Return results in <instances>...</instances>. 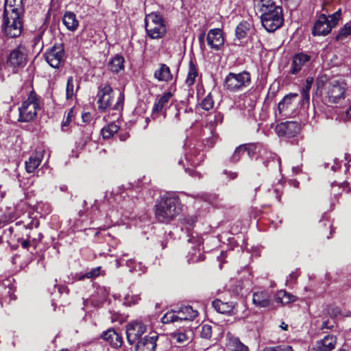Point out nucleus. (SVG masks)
Segmentation results:
<instances>
[{"label": "nucleus", "instance_id": "1", "mask_svg": "<svg viewBox=\"0 0 351 351\" xmlns=\"http://www.w3.org/2000/svg\"><path fill=\"white\" fill-rule=\"evenodd\" d=\"M181 211L179 197L173 193H167L160 197L154 206L155 217L160 223H169Z\"/></svg>", "mask_w": 351, "mask_h": 351}, {"label": "nucleus", "instance_id": "2", "mask_svg": "<svg viewBox=\"0 0 351 351\" xmlns=\"http://www.w3.org/2000/svg\"><path fill=\"white\" fill-rule=\"evenodd\" d=\"M325 99L330 104L343 106L350 101L348 86L344 80H332L325 88Z\"/></svg>", "mask_w": 351, "mask_h": 351}, {"label": "nucleus", "instance_id": "3", "mask_svg": "<svg viewBox=\"0 0 351 351\" xmlns=\"http://www.w3.org/2000/svg\"><path fill=\"white\" fill-rule=\"evenodd\" d=\"M112 88L108 84H105L99 87L97 97L98 98V109L100 111L105 112L109 108H112L114 110H120L123 108L125 98L124 94L121 93L117 101L112 106Z\"/></svg>", "mask_w": 351, "mask_h": 351}, {"label": "nucleus", "instance_id": "4", "mask_svg": "<svg viewBox=\"0 0 351 351\" xmlns=\"http://www.w3.org/2000/svg\"><path fill=\"white\" fill-rule=\"evenodd\" d=\"M40 109V101L34 90H31L27 99L19 108V118L21 122H28L33 120Z\"/></svg>", "mask_w": 351, "mask_h": 351}, {"label": "nucleus", "instance_id": "5", "mask_svg": "<svg viewBox=\"0 0 351 351\" xmlns=\"http://www.w3.org/2000/svg\"><path fill=\"white\" fill-rule=\"evenodd\" d=\"M145 23L147 34L152 39L160 38L166 34L163 18L158 13L152 12L147 15Z\"/></svg>", "mask_w": 351, "mask_h": 351}, {"label": "nucleus", "instance_id": "6", "mask_svg": "<svg viewBox=\"0 0 351 351\" xmlns=\"http://www.w3.org/2000/svg\"><path fill=\"white\" fill-rule=\"evenodd\" d=\"M251 83V75L247 71L239 73H229L224 80V87L230 92L241 91Z\"/></svg>", "mask_w": 351, "mask_h": 351}, {"label": "nucleus", "instance_id": "7", "mask_svg": "<svg viewBox=\"0 0 351 351\" xmlns=\"http://www.w3.org/2000/svg\"><path fill=\"white\" fill-rule=\"evenodd\" d=\"M282 10L280 7H274L273 10L265 11L261 15L263 26L269 32L278 29L283 24Z\"/></svg>", "mask_w": 351, "mask_h": 351}, {"label": "nucleus", "instance_id": "8", "mask_svg": "<svg viewBox=\"0 0 351 351\" xmlns=\"http://www.w3.org/2000/svg\"><path fill=\"white\" fill-rule=\"evenodd\" d=\"M20 15L21 14H9L7 10H4L2 27L8 36L16 38L21 34L22 23Z\"/></svg>", "mask_w": 351, "mask_h": 351}, {"label": "nucleus", "instance_id": "9", "mask_svg": "<svg viewBox=\"0 0 351 351\" xmlns=\"http://www.w3.org/2000/svg\"><path fill=\"white\" fill-rule=\"evenodd\" d=\"M27 51L24 46L19 45L11 50L7 58L6 64L12 67L14 72L19 68L24 67L27 63Z\"/></svg>", "mask_w": 351, "mask_h": 351}, {"label": "nucleus", "instance_id": "10", "mask_svg": "<svg viewBox=\"0 0 351 351\" xmlns=\"http://www.w3.org/2000/svg\"><path fill=\"white\" fill-rule=\"evenodd\" d=\"M64 49L62 44H55L45 54V60L53 68H59L63 61Z\"/></svg>", "mask_w": 351, "mask_h": 351}, {"label": "nucleus", "instance_id": "11", "mask_svg": "<svg viewBox=\"0 0 351 351\" xmlns=\"http://www.w3.org/2000/svg\"><path fill=\"white\" fill-rule=\"evenodd\" d=\"M146 326L141 322L134 321L128 324L126 326V335L128 343L132 345L145 332Z\"/></svg>", "mask_w": 351, "mask_h": 351}, {"label": "nucleus", "instance_id": "12", "mask_svg": "<svg viewBox=\"0 0 351 351\" xmlns=\"http://www.w3.org/2000/svg\"><path fill=\"white\" fill-rule=\"evenodd\" d=\"M275 130L279 136L291 138L299 133L300 125L296 121H286L278 124Z\"/></svg>", "mask_w": 351, "mask_h": 351}, {"label": "nucleus", "instance_id": "13", "mask_svg": "<svg viewBox=\"0 0 351 351\" xmlns=\"http://www.w3.org/2000/svg\"><path fill=\"white\" fill-rule=\"evenodd\" d=\"M332 27L328 23V18L325 14H321L314 23L312 34L315 36H326L330 33Z\"/></svg>", "mask_w": 351, "mask_h": 351}, {"label": "nucleus", "instance_id": "14", "mask_svg": "<svg viewBox=\"0 0 351 351\" xmlns=\"http://www.w3.org/2000/svg\"><path fill=\"white\" fill-rule=\"evenodd\" d=\"M206 40L211 49L216 51L219 50L224 43L222 31L220 29L209 30L206 36Z\"/></svg>", "mask_w": 351, "mask_h": 351}, {"label": "nucleus", "instance_id": "15", "mask_svg": "<svg viewBox=\"0 0 351 351\" xmlns=\"http://www.w3.org/2000/svg\"><path fill=\"white\" fill-rule=\"evenodd\" d=\"M311 60V56L304 53H296L292 59L290 73L295 75Z\"/></svg>", "mask_w": 351, "mask_h": 351}, {"label": "nucleus", "instance_id": "16", "mask_svg": "<svg viewBox=\"0 0 351 351\" xmlns=\"http://www.w3.org/2000/svg\"><path fill=\"white\" fill-rule=\"evenodd\" d=\"M157 339L158 336L156 335L145 336L137 342L136 351H155Z\"/></svg>", "mask_w": 351, "mask_h": 351}, {"label": "nucleus", "instance_id": "17", "mask_svg": "<svg viewBox=\"0 0 351 351\" xmlns=\"http://www.w3.org/2000/svg\"><path fill=\"white\" fill-rule=\"evenodd\" d=\"M172 94L171 92H166L162 96L158 97L156 99L152 111V117L154 119H156L158 114L162 111L163 108L169 103Z\"/></svg>", "mask_w": 351, "mask_h": 351}, {"label": "nucleus", "instance_id": "18", "mask_svg": "<svg viewBox=\"0 0 351 351\" xmlns=\"http://www.w3.org/2000/svg\"><path fill=\"white\" fill-rule=\"evenodd\" d=\"M337 338L334 335H326L322 340L317 341L313 350L315 351H332L336 345Z\"/></svg>", "mask_w": 351, "mask_h": 351}, {"label": "nucleus", "instance_id": "19", "mask_svg": "<svg viewBox=\"0 0 351 351\" xmlns=\"http://www.w3.org/2000/svg\"><path fill=\"white\" fill-rule=\"evenodd\" d=\"M154 77L158 82H169L173 80L170 68L163 63L158 64V68L154 71Z\"/></svg>", "mask_w": 351, "mask_h": 351}, {"label": "nucleus", "instance_id": "20", "mask_svg": "<svg viewBox=\"0 0 351 351\" xmlns=\"http://www.w3.org/2000/svg\"><path fill=\"white\" fill-rule=\"evenodd\" d=\"M44 156V151H36L33 153L28 160L25 161V169L27 173H33L40 165Z\"/></svg>", "mask_w": 351, "mask_h": 351}, {"label": "nucleus", "instance_id": "21", "mask_svg": "<svg viewBox=\"0 0 351 351\" xmlns=\"http://www.w3.org/2000/svg\"><path fill=\"white\" fill-rule=\"evenodd\" d=\"M101 338L109 342L114 348H119L123 343L122 337L112 328L104 332Z\"/></svg>", "mask_w": 351, "mask_h": 351}, {"label": "nucleus", "instance_id": "22", "mask_svg": "<svg viewBox=\"0 0 351 351\" xmlns=\"http://www.w3.org/2000/svg\"><path fill=\"white\" fill-rule=\"evenodd\" d=\"M253 303L258 307L265 308L271 305V297L267 291H257L253 294Z\"/></svg>", "mask_w": 351, "mask_h": 351}, {"label": "nucleus", "instance_id": "23", "mask_svg": "<svg viewBox=\"0 0 351 351\" xmlns=\"http://www.w3.org/2000/svg\"><path fill=\"white\" fill-rule=\"evenodd\" d=\"M214 308L222 314L233 313L235 304L232 302H223L220 300H215L212 302Z\"/></svg>", "mask_w": 351, "mask_h": 351}, {"label": "nucleus", "instance_id": "24", "mask_svg": "<svg viewBox=\"0 0 351 351\" xmlns=\"http://www.w3.org/2000/svg\"><path fill=\"white\" fill-rule=\"evenodd\" d=\"M62 23L67 29L74 32L79 25V22L76 19V16L73 12H66L62 17Z\"/></svg>", "mask_w": 351, "mask_h": 351}, {"label": "nucleus", "instance_id": "25", "mask_svg": "<svg viewBox=\"0 0 351 351\" xmlns=\"http://www.w3.org/2000/svg\"><path fill=\"white\" fill-rule=\"evenodd\" d=\"M124 58L121 55L117 54L109 61L108 66L111 72L118 73L124 69Z\"/></svg>", "mask_w": 351, "mask_h": 351}, {"label": "nucleus", "instance_id": "26", "mask_svg": "<svg viewBox=\"0 0 351 351\" xmlns=\"http://www.w3.org/2000/svg\"><path fill=\"white\" fill-rule=\"evenodd\" d=\"M9 14H22L23 12V0H5L4 10Z\"/></svg>", "mask_w": 351, "mask_h": 351}, {"label": "nucleus", "instance_id": "27", "mask_svg": "<svg viewBox=\"0 0 351 351\" xmlns=\"http://www.w3.org/2000/svg\"><path fill=\"white\" fill-rule=\"evenodd\" d=\"M178 314H184L186 316H180V320H193L198 315V312L193 310L191 306H182L178 311Z\"/></svg>", "mask_w": 351, "mask_h": 351}, {"label": "nucleus", "instance_id": "28", "mask_svg": "<svg viewBox=\"0 0 351 351\" xmlns=\"http://www.w3.org/2000/svg\"><path fill=\"white\" fill-rule=\"evenodd\" d=\"M295 297L284 290L278 291L275 295V300L278 303L287 304L295 300Z\"/></svg>", "mask_w": 351, "mask_h": 351}, {"label": "nucleus", "instance_id": "29", "mask_svg": "<svg viewBox=\"0 0 351 351\" xmlns=\"http://www.w3.org/2000/svg\"><path fill=\"white\" fill-rule=\"evenodd\" d=\"M197 69L196 68V66L192 61H191L189 62V72L187 74V77L185 81V82L188 86H191L194 84V83L195 82V78L197 77Z\"/></svg>", "mask_w": 351, "mask_h": 351}, {"label": "nucleus", "instance_id": "30", "mask_svg": "<svg viewBox=\"0 0 351 351\" xmlns=\"http://www.w3.org/2000/svg\"><path fill=\"white\" fill-rule=\"evenodd\" d=\"M250 28V24L247 21H241L235 29V35L238 39L245 38Z\"/></svg>", "mask_w": 351, "mask_h": 351}, {"label": "nucleus", "instance_id": "31", "mask_svg": "<svg viewBox=\"0 0 351 351\" xmlns=\"http://www.w3.org/2000/svg\"><path fill=\"white\" fill-rule=\"evenodd\" d=\"M297 97L298 94H289L285 96L278 105L279 113H282L285 110H287L292 104V99Z\"/></svg>", "mask_w": 351, "mask_h": 351}, {"label": "nucleus", "instance_id": "32", "mask_svg": "<svg viewBox=\"0 0 351 351\" xmlns=\"http://www.w3.org/2000/svg\"><path fill=\"white\" fill-rule=\"evenodd\" d=\"M313 82V77H308L306 78L304 85L301 90V95L303 98L304 102H308L310 99L309 91L311 88Z\"/></svg>", "mask_w": 351, "mask_h": 351}, {"label": "nucleus", "instance_id": "33", "mask_svg": "<svg viewBox=\"0 0 351 351\" xmlns=\"http://www.w3.org/2000/svg\"><path fill=\"white\" fill-rule=\"evenodd\" d=\"M119 130V127L114 124L110 123L107 127L104 128L101 130V135L104 138H110Z\"/></svg>", "mask_w": 351, "mask_h": 351}, {"label": "nucleus", "instance_id": "34", "mask_svg": "<svg viewBox=\"0 0 351 351\" xmlns=\"http://www.w3.org/2000/svg\"><path fill=\"white\" fill-rule=\"evenodd\" d=\"M254 3L256 6L261 8V10L263 13H264L265 11L273 10L274 7H277L274 5L273 0H254Z\"/></svg>", "mask_w": 351, "mask_h": 351}, {"label": "nucleus", "instance_id": "35", "mask_svg": "<svg viewBox=\"0 0 351 351\" xmlns=\"http://www.w3.org/2000/svg\"><path fill=\"white\" fill-rule=\"evenodd\" d=\"M229 345L234 351H248V348L239 338L233 337L230 339Z\"/></svg>", "mask_w": 351, "mask_h": 351}, {"label": "nucleus", "instance_id": "36", "mask_svg": "<svg viewBox=\"0 0 351 351\" xmlns=\"http://www.w3.org/2000/svg\"><path fill=\"white\" fill-rule=\"evenodd\" d=\"M350 36H351V25L346 23L337 34L335 40L342 41Z\"/></svg>", "mask_w": 351, "mask_h": 351}, {"label": "nucleus", "instance_id": "37", "mask_svg": "<svg viewBox=\"0 0 351 351\" xmlns=\"http://www.w3.org/2000/svg\"><path fill=\"white\" fill-rule=\"evenodd\" d=\"M245 152V147H244V145H241L239 146H238L234 153L232 154V155L231 156V157L230 158V161L232 162V163H237L238 162L242 155L244 154Z\"/></svg>", "mask_w": 351, "mask_h": 351}, {"label": "nucleus", "instance_id": "38", "mask_svg": "<svg viewBox=\"0 0 351 351\" xmlns=\"http://www.w3.org/2000/svg\"><path fill=\"white\" fill-rule=\"evenodd\" d=\"M212 326L210 324H204L200 326V336L205 339H210L212 337Z\"/></svg>", "mask_w": 351, "mask_h": 351}, {"label": "nucleus", "instance_id": "39", "mask_svg": "<svg viewBox=\"0 0 351 351\" xmlns=\"http://www.w3.org/2000/svg\"><path fill=\"white\" fill-rule=\"evenodd\" d=\"M75 93L73 77L70 76L67 79L66 88V98L70 99L73 97Z\"/></svg>", "mask_w": 351, "mask_h": 351}, {"label": "nucleus", "instance_id": "40", "mask_svg": "<svg viewBox=\"0 0 351 351\" xmlns=\"http://www.w3.org/2000/svg\"><path fill=\"white\" fill-rule=\"evenodd\" d=\"M180 316L176 315L175 312H168L163 315L161 318V322L163 324H169L171 322H175L178 320H180Z\"/></svg>", "mask_w": 351, "mask_h": 351}, {"label": "nucleus", "instance_id": "41", "mask_svg": "<svg viewBox=\"0 0 351 351\" xmlns=\"http://www.w3.org/2000/svg\"><path fill=\"white\" fill-rule=\"evenodd\" d=\"M327 314H328L331 317H337L339 315H341L342 313L339 306L334 305H328L325 309Z\"/></svg>", "mask_w": 351, "mask_h": 351}, {"label": "nucleus", "instance_id": "42", "mask_svg": "<svg viewBox=\"0 0 351 351\" xmlns=\"http://www.w3.org/2000/svg\"><path fill=\"white\" fill-rule=\"evenodd\" d=\"M341 11L339 9L332 14L327 16L328 18V23H330L332 28L335 27L337 25L338 22L341 19Z\"/></svg>", "mask_w": 351, "mask_h": 351}, {"label": "nucleus", "instance_id": "43", "mask_svg": "<svg viewBox=\"0 0 351 351\" xmlns=\"http://www.w3.org/2000/svg\"><path fill=\"white\" fill-rule=\"evenodd\" d=\"M245 152L247 153L250 158H252L257 152L258 145L255 143L243 144Z\"/></svg>", "mask_w": 351, "mask_h": 351}, {"label": "nucleus", "instance_id": "44", "mask_svg": "<svg viewBox=\"0 0 351 351\" xmlns=\"http://www.w3.org/2000/svg\"><path fill=\"white\" fill-rule=\"evenodd\" d=\"M201 107L205 110H209L213 108L214 101L210 94L208 95L202 101Z\"/></svg>", "mask_w": 351, "mask_h": 351}, {"label": "nucleus", "instance_id": "45", "mask_svg": "<svg viewBox=\"0 0 351 351\" xmlns=\"http://www.w3.org/2000/svg\"><path fill=\"white\" fill-rule=\"evenodd\" d=\"M173 338L180 343H185L188 341L187 335L184 332H181L174 333Z\"/></svg>", "mask_w": 351, "mask_h": 351}, {"label": "nucleus", "instance_id": "46", "mask_svg": "<svg viewBox=\"0 0 351 351\" xmlns=\"http://www.w3.org/2000/svg\"><path fill=\"white\" fill-rule=\"evenodd\" d=\"M99 271H100L99 267L94 268V269H91L90 271L86 272L84 275L83 278H92L97 277L99 275Z\"/></svg>", "mask_w": 351, "mask_h": 351}, {"label": "nucleus", "instance_id": "47", "mask_svg": "<svg viewBox=\"0 0 351 351\" xmlns=\"http://www.w3.org/2000/svg\"><path fill=\"white\" fill-rule=\"evenodd\" d=\"M73 108L70 109V110L69 111L68 114H67V117L66 118V120L63 121L62 124V130H64V127L66 126H68L71 121V118L73 117Z\"/></svg>", "mask_w": 351, "mask_h": 351}, {"label": "nucleus", "instance_id": "48", "mask_svg": "<svg viewBox=\"0 0 351 351\" xmlns=\"http://www.w3.org/2000/svg\"><path fill=\"white\" fill-rule=\"evenodd\" d=\"M206 34L205 32H202L198 37L200 48L204 49L205 47L204 39H205Z\"/></svg>", "mask_w": 351, "mask_h": 351}, {"label": "nucleus", "instance_id": "49", "mask_svg": "<svg viewBox=\"0 0 351 351\" xmlns=\"http://www.w3.org/2000/svg\"><path fill=\"white\" fill-rule=\"evenodd\" d=\"M186 221L188 225H189L190 227H192L194 223L197 221V217L195 216H191L189 218H186Z\"/></svg>", "mask_w": 351, "mask_h": 351}, {"label": "nucleus", "instance_id": "50", "mask_svg": "<svg viewBox=\"0 0 351 351\" xmlns=\"http://www.w3.org/2000/svg\"><path fill=\"white\" fill-rule=\"evenodd\" d=\"M223 173L227 175L230 180H234L237 177V173L236 172H231L227 170L223 171Z\"/></svg>", "mask_w": 351, "mask_h": 351}, {"label": "nucleus", "instance_id": "51", "mask_svg": "<svg viewBox=\"0 0 351 351\" xmlns=\"http://www.w3.org/2000/svg\"><path fill=\"white\" fill-rule=\"evenodd\" d=\"M19 242H21V245L24 249H27L30 245V241L28 239H21Z\"/></svg>", "mask_w": 351, "mask_h": 351}, {"label": "nucleus", "instance_id": "52", "mask_svg": "<svg viewBox=\"0 0 351 351\" xmlns=\"http://www.w3.org/2000/svg\"><path fill=\"white\" fill-rule=\"evenodd\" d=\"M282 346H277V347H268L264 348L262 351H281Z\"/></svg>", "mask_w": 351, "mask_h": 351}, {"label": "nucleus", "instance_id": "53", "mask_svg": "<svg viewBox=\"0 0 351 351\" xmlns=\"http://www.w3.org/2000/svg\"><path fill=\"white\" fill-rule=\"evenodd\" d=\"M82 118L84 122H89L90 121L91 114L89 112L82 114Z\"/></svg>", "mask_w": 351, "mask_h": 351}, {"label": "nucleus", "instance_id": "54", "mask_svg": "<svg viewBox=\"0 0 351 351\" xmlns=\"http://www.w3.org/2000/svg\"><path fill=\"white\" fill-rule=\"evenodd\" d=\"M333 326H334L333 325L328 326V321H324L322 324L321 329L322 330H324L325 328L332 329L333 328Z\"/></svg>", "mask_w": 351, "mask_h": 351}, {"label": "nucleus", "instance_id": "55", "mask_svg": "<svg viewBox=\"0 0 351 351\" xmlns=\"http://www.w3.org/2000/svg\"><path fill=\"white\" fill-rule=\"evenodd\" d=\"M281 351H294L291 346H282Z\"/></svg>", "mask_w": 351, "mask_h": 351}, {"label": "nucleus", "instance_id": "56", "mask_svg": "<svg viewBox=\"0 0 351 351\" xmlns=\"http://www.w3.org/2000/svg\"><path fill=\"white\" fill-rule=\"evenodd\" d=\"M42 237H43V235H42L41 234H38V239H36V238H34V239H32V241H33V243H34V245H35L37 244V241H40V240H41Z\"/></svg>", "mask_w": 351, "mask_h": 351}, {"label": "nucleus", "instance_id": "57", "mask_svg": "<svg viewBox=\"0 0 351 351\" xmlns=\"http://www.w3.org/2000/svg\"><path fill=\"white\" fill-rule=\"evenodd\" d=\"M280 327L282 328V329H283L284 330H287V328H288V325L285 324V322H282Z\"/></svg>", "mask_w": 351, "mask_h": 351}, {"label": "nucleus", "instance_id": "58", "mask_svg": "<svg viewBox=\"0 0 351 351\" xmlns=\"http://www.w3.org/2000/svg\"><path fill=\"white\" fill-rule=\"evenodd\" d=\"M346 317H351V311H348L345 315Z\"/></svg>", "mask_w": 351, "mask_h": 351}, {"label": "nucleus", "instance_id": "59", "mask_svg": "<svg viewBox=\"0 0 351 351\" xmlns=\"http://www.w3.org/2000/svg\"><path fill=\"white\" fill-rule=\"evenodd\" d=\"M179 116H180V112L178 110V112H176L175 117L176 118L179 120Z\"/></svg>", "mask_w": 351, "mask_h": 351}, {"label": "nucleus", "instance_id": "60", "mask_svg": "<svg viewBox=\"0 0 351 351\" xmlns=\"http://www.w3.org/2000/svg\"><path fill=\"white\" fill-rule=\"evenodd\" d=\"M338 351H347V350H345V349L341 348V349L339 350Z\"/></svg>", "mask_w": 351, "mask_h": 351}, {"label": "nucleus", "instance_id": "61", "mask_svg": "<svg viewBox=\"0 0 351 351\" xmlns=\"http://www.w3.org/2000/svg\"><path fill=\"white\" fill-rule=\"evenodd\" d=\"M178 316H186L184 314H178Z\"/></svg>", "mask_w": 351, "mask_h": 351}, {"label": "nucleus", "instance_id": "62", "mask_svg": "<svg viewBox=\"0 0 351 351\" xmlns=\"http://www.w3.org/2000/svg\"><path fill=\"white\" fill-rule=\"evenodd\" d=\"M12 230H13V229H12V228H9V231H10V232L12 231Z\"/></svg>", "mask_w": 351, "mask_h": 351}, {"label": "nucleus", "instance_id": "63", "mask_svg": "<svg viewBox=\"0 0 351 351\" xmlns=\"http://www.w3.org/2000/svg\"><path fill=\"white\" fill-rule=\"evenodd\" d=\"M347 156H348V154H345V159H347V158H347Z\"/></svg>", "mask_w": 351, "mask_h": 351}, {"label": "nucleus", "instance_id": "64", "mask_svg": "<svg viewBox=\"0 0 351 351\" xmlns=\"http://www.w3.org/2000/svg\"><path fill=\"white\" fill-rule=\"evenodd\" d=\"M349 110H350V111H351V106H350V108H349Z\"/></svg>", "mask_w": 351, "mask_h": 351}]
</instances>
